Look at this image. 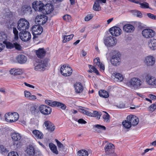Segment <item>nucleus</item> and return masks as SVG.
Instances as JSON below:
<instances>
[{"mask_svg":"<svg viewBox=\"0 0 156 156\" xmlns=\"http://www.w3.org/2000/svg\"><path fill=\"white\" fill-rule=\"evenodd\" d=\"M142 83V81L139 78L136 77L132 78L127 83V84L129 86L134 89L140 88Z\"/></svg>","mask_w":156,"mask_h":156,"instance_id":"nucleus-1","label":"nucleus"},{"mask_svg":"<svg viewBox=\"0 0 156 156\" xmlns=\"http://www.w3.org/2000/svg\"><path fill=\"white\" fill-rule=\"evenodd\" d=\"M17 28L20 31H23L29 28L30 24L28 21L26 20L20 19L17 23Z\"/></svg>","mask_w":156,"mask_h":156,"instance_id":"nucleus-2","label":"nucleus"},{"mask_svg":"<svg viewBox=\"0 0 156 156\" xmlns=\"http://www.w3.org/2000/svg\"><path fill=\"white\" fill-rule=\"evenodd\" d=\"M113 55L111 58L112 64L114 66L119 65L121 61L120 53L117 51H114L112 52Z\"/></svg>","mask_w":156,"mask_h":156,"instance_id":"nucleus-3","label":"nucleus"},{"mask_svg":"<svg viewBox=\"0 0 156 156\" xmlns=\"http://www.w3.org/2000/svg\"><path fill=\"white\" fill-rule=\"evenodd\" d=\"M5 119L8 122H12L16 121L19 118V115L16 112H9L5 115Z\"/></svg>","mask_w":156,"mask_h":156,"instance_id":"nucleus-4","label":"nucleus"},{"mask_svg":"<svg viewBox=\"0 0 156 156\" xmlns=\"http://www.w3.org/2000/svg\"><path fill=\"white\" fill-rule=\"evenodd\" d=\"M48 59H44L40 62L38 63L35 66V70L38 71H44L46 69L48 66Z\"/></svg>","mask_w":156,"mask_h":156,"instance_id":"nucleus-5","label":"nucleus"},{"mask_svg":"<svg viewBox=\"0 0 156 156\" xmlns=\"http://www.w3.org/2000/svg\"><path fill=\"white\" fill-rule=\"evenodd\" d=\"M60 71L62 75L67 76L71 75L73 72L72 69L70 67L66 65H63L61 67Z\"/></svg>","mask_w":156,"mask_h":156,"instance_id":"nucleus-6","label":"nucleus"},{"mask_svg":"<svg viewBox=\"0 0 156 156\" xmlns=\"http://www.w3.org/2000/svg\"><path fill=\"white\" fill-rule=\"evenodd\" d=\"M31 31L33 35V38L37 37V35H40L43 31V27L39 25L33 26L31 28Z\"/></svg>","mask_w":156,"mask_h":156,"instance_id":"nucleus-7","label":"nucleus"},{"mask_svg":"<svg viewBox=\"0 0 156 156\" xmlns=\"http://www.w3.org/2000/svg\"><path fill=\"white\" fill-rule=\"evenodd\" d=\"M117 42V39L111 36L106 37L104 40V43L107 46L115 45Z\"/></svg>","mask_w":156,"mask_h":156,"instance_id":"nucleus-8","label":"nucleus"},{"mask_svg":"<svg viewBox=\"0 0 156 156\" xmlns=\"http://www.w3.org/2000/svg\"><path fill=\"white\" fill-rule=\"evenodd\" d=\"M143 36L147 38H151L155 36V32L150 29H145L142 31Z\"/></svg>","mask_w":156,"mask_h":156,"instance_id":"nucleus-9","label":"nucleus"},{"mask_svg":"<svg viewBox=\"0 0 156 156\" xmlns=\"http://www.w3.org/2000/svg\"><path fill=\"white\" fill-rule=\"evenodd\" d=\"M39 110L41 113L44 115L50 114L52 111L51 107L44 105H41L39 107Z\"/></svg>","mask_w":156,"mask_h":156,"instance_id":"nucleus-10","label":"nucleus"},{"mask_svg":"<svg viewBox=\"0 0 156 156\" xmlns=\"http://www.w3.org/2000/svg\"><path fill=\"white\" fill-rule=\"evenodd\" d=\"M4 43L8 49H11L15 48L16 49L18 50H20L21 49V47L20 45L16 42L12 43L6 41H4Z\"/></svg>","mask_w":156,"mask_h":156,"instance_id":"nucleus-11","label":"nucleus"},{"mask_svg":"<svg viewBox=\"0 0 156 156\" xmlns=\"http://www.w3.org/2000/svg\"><path fill=\"white\" fill-rule=\"evenodd\" d=\"M19 33L20 37L22 41H28L31 38V35L30 33L25 30L22 31Z\"/></svg>","mask_w":156,"mask_h":156,"instance_id":"nucleus-12","label":"nucleus"},{"mask_svg":"<svg viewBox=\"0 0 156 156\" xmlns=\"http://www.w3.org/2000/svg\"><path fill=\"white\" fill-rule=\"evenodd\" d=\"M44 4L41 2H34L32 4V7L36 11L42 12Z\"/></svg>","mask_w":156,"mask_h":156,"instance_id":"nucleus-13","label":"nucleus"},{"mask_svg":"<svg viewBox=\"0 0 156 156\" xmlns=\"http://www.w3.org/2000/svg\"><path fill=\"white\" fill-rule=\"evenodd\" d=\"M155 62V58L151 55L148 56L146 57L144 60L145 64L147 66H153Z\"/></svg>","mask_w":156,"mask_h":156,"instance_id":"nucleus-14","label":"nucleus"},{"mask_svg":"<svg viewBox=\"0 0 156 156\" xmlns=\"http://www.w3.org/2000/svg\"><path fill=\"white\" fill-rule=\"evenodd\" d=\"M122 30L119 27L114 26L109 29L110 33L113 36H118L121 34Z\"/></svg>","mask_w":156,"mask_h":156,"instance_id":"nucleus-15","label":"nucleus"},{"mask_svg":"<svg viewBox=\"0 0 156 156\" xmlns=\"http://www.w3.org/2000/svg\"><path fill=\"white\" fill-rule=\"evenodd\" d=\"M114 149V145L110 143L106 144L104 147L105 153L107 154H110L113 153Z\"/></svg>","mask_w":156,"mask_h":156,"instance_id":"nucleus-16","label":"nucleus"},{"mask_svg":"<svg viewBox=\"0 0 156 156\" xmlns=\"http://www.w3.org/2000/svg\"><path fill=\"white\" fill-rule=\"evenodd\" d=\"M48 20V17L47 16L42 15L37 16L35 19V22L40 23V24L43 25Z\"/></svg>","mask_w":156,"mask_h":156,"instance_id":"nucleus-17","label":"nucleus"},{"mask_svg":"<svg viewBox=\"0 0 156 156\" xmlns=\"http://www.w3.org/2000/svg\"><path fill=\"white\" fill-rule=\"evenodd\" d=\"M126 119L130 121V122L133 126L136 125L139 122L138 119L134 115H129L127 116Z\"/></svg>","mask_w":156,"mask_h":156,"instance_id":"nucleus-18","label":"nucleus"},{"mask_svg":"<svg viewBox=\"0 0 156 156\" xmlns=\"http://www.w3.org/2000/svg\"><path fill=\"white\" fill-rule=\"evenodd\" d=\"M42 13L45 14H48L50 13L54 9L53 5L50 4H47L44 5Z\"/></svg>","mask_w":156,"mask_h":156,"instance_id":"nucleus-19","label":"nucleus"},{"mask_svg":"<svg viewBox=\"0 0 156 156\" xmlns=\"http://www.w3.org/2000/svg\"><path fill=\"white\" fill-rule=\"evenodd\" d=\"M146 81L149 85L156 86V78L147 75L146 76Z\"/></svg>","mask_w":156,"mask_h":156,"instance_id":"nucleus-20","label":"nucleus"},{"mask_svg":"<svg viewBox=\"0 0 156 156\" xmlns=\"http://www.w3.org/2000/svg\"><path fill=\"white\" fill-rule=\"evenodd\" d=\"M36 54L38 58H42L45 56L46 51L43 48H39L36 51Z\"/></svg>","mask_w":156,"mask_h":156,"instance_id":"nucleus-21","label":"nucleus"},{"mask_svg":"<svg viewBox=\"0 0 156 156\" xmlns=\"http://www.w3.org/2000/svg\"><path fill=\"white\" fill-rule=\"evenodd\" d=\"M123 28L124 31L128 33L132 32L135 30V28L133 26L130 24H127L124 25Z\"/></svg>","mask_w":156,"mask_h":156,"instance_id":"nucleus-22","label":"nucleus"},{"mask_svg":"<svg viewBox=\"0 0 156 156\" xmlns=\"http://www.w3.org/2000/svg\"><path fill=\"white\" fill-rule=\"evenodd\" d=\"M23 72V69L19 68H13L10 71V74L14 76L22 74Z\"/></svg>","mask_w":156,"mask_h":156,"instance_id":"nucleus-23","label":"nucleus"},{"mask_svg":"<svg viewBox=\"0 0 156 156\" xmlns=\"http://www.w3.org/2000/svg\"><path fill=\"white\" fill-rule=\"evenodd\" d=\"M33 136L36 139H41L43 138V135L42 132L37 130L32 131Z\"/></svg>","mask_w":156,"mask_h":156,"instance_id":"nucleus-24","label":"nucleus"},{"mask_svg":"<svg viewBox=\"0 0 156 156\" xmlns=\"http://www.w3.org/2000/svg\"><path fill=\"white\" fill-rule=\"evenodd\" d=\"M44 124L47 129L51 131H53L55 129V127L53 124L49 121H45Z\"/></svg>","mask_w":156,"mask_h":156,"instance_id":"nucleus-25","label":"nucleus"},{"mask_svg":"<svg viewBox=\"0 0 156 156\" xmlns=\"http://www.w3.org/2000/svg\"><path fill=\"white\" fill-rule=\"evenodd\" d=\"M16 59L17 62L20 64L24 63L27 60L26 57L23 55H18Z\"/></svg>","mask_w":156,"mask_h":156,"instance_id":"nucleus-26","label":"nucleus"},{"mask_svg":"<svg viewBox=\"0 0 156 156\" xmlns=\"http://www.w3.org/2000/svg\"><path fill=\"white\" fill-rule=\"evenodd\" d=\"M11 135L12 140L14 142L19 141L21 138L20 134L17 133H11Z\"/></svg>","mask_w":156,"mask_h":156,"instance_id":"nucleus-27","label":"nucleus"},{"mask_svg":"<svg viewBox=\"0 0 156 156\" xmlns=\"http://www.w3.org/2000/svg\"><path fill=\"white\" fill-rule=\"evenodd\" d=\"M26 152L29 155H34L35 154L34 148L33 146L30 145L27 147Z\"/></svg>","mask_w":156,"mask_h":156,"instance_id":"nucleus-28","label":"nucleus"},{"mask_svg":"<svg viewBox=\"0 0 156 156\" xmlns=\"http://www.w3.org/2000/svg\"><path fill=\"white\" fill-rule=\"evenodd\" d=\"M150 48L152 50H156V39H153L150 40L148 43Z\"/></svg>","mask_w":156,"mask_h":156,"instance_id":"nucleus-29","label":"nucleus"},{"mask_svg":"<svg viewBox=\"0 0 156 156\" xmlns=\"http://www.w3.org/2000/svg\"><path fill=\"white\" fill-rule=\"evenodd\" d=\"M94 63L100 67L101 69L104 70L105 69V66L100 62V60L99 58H97L94 60Z\"/></svg>","mask_w":156,"mask_h":156,"instance_id":"nucleus-30","label":"nucleus"},{"mask_svg":"<svg viewBox=\"0 0 156 156\" xmlns=\"http://www.w3.org/2000/svg\"><path fill=\"white\" fill-rule=\"evenodd\" d=\"M139 4L140 5V7L142 9H150L149 4L145 2V0H139Z\"/></svg>","mask_w":156,"mask_h":156,"instance_id":"nucleus-31","label":"nucleus"},{"mask_svg":"<svg viewBox=\"0 0 156 156\" xmlns=\"http://www.w3.org/2000/svg\"><path fill=\"white\" fill-rule=\"evenodd\" d=\"M113 76L115 77L116 80L118 81L121 82L123 79V77L122 75L119 73L115 72L113 74Z\"/></svg>","mask_w":156,"mask_h":156,"instance_id":"nucleus-32","label":"nucleus"},{"mask_svg":"<svg viewBox=\"0 0 156 156\" xmlns=\"http://www.w3.org/2000/svg\"><path fill=\"white\" fill-rule=\"evenodd\" d=\"M76 92L78 93L81 92L83 90V86L80 83H76L74 85Z\"/></svg>","mask_w":156,"mask_h":156,"instance_id":"nucleus-33","label":"nucleus"},{"mask_svg":"<svg viewBox=\"0 0 156 156\" xmlns=\"http://www.w3.org/2000/svg\"><path fill=\"white\" fill-rule=\"evenodd\" d=\"M94 127L96 128L95 129L97 132L100 133L101 132V130H106V127L105 126L99 124H97L94 126Z\"/></svg>","mask_w":156,"mask_h":156,"instance_id":"nucleus-34","label":"nucleus"},{"mask_svg":"<svg viewBox=\"0 0 156 156\" xmlns=\"http://www.w3.org/2000/svg\"><path fill=\"white\" fill-rule=\"evenodd\" d=\"M99 94L101 97L105 98H108L109 96L108 92L104 90H100Z\"/></svg>","mask_w":156,"mask_h":156,"instance_id":"nucleus-35","label":"nucleus"},{"mask_svg":"<svg viewBox=\"0 0 156 156\" xmlns=\"http://www.w3.org/2000/svg\"><path fill=\"white\" fill-rule=\"evenodd\" d=\"M49 147L52 151L54 153L56 154H58V151L57 150L56 146L52 143H50L49 144Z\"/></svg>","mask_w":156,"mask_h":156,"instance_id":"nucleus-36","label":"nucleus"},{"mask_svg":"<svg viewBox=\"0 0 156 156\" xmlns=\"http://www.w3.org/2000/svg\"><path fill=\"white\" fill-rule=\"evenodd\" d=\"M73 34L63 36L62 37V38L63 39L62 42L63 43H66V42L69 41L73 38Z\"/></svg>","mask_w":156,"mask_h":156,"instance_id":"nucleus-37","label":"nucleus"},{"mask_svg":"<svg viewBox=\"0 0 156 156\" xmlns=\"http://www.w3.org/2000/svg\"><path fill=\"white\" fill-rule=\"evenodd\" d=\"M122 124L124 127L126 129H129L132 125L131 123L130 122V121L127 119L123 121Z\"/></svg>","mask_w":156,"mask_h":156,"instance_id":"nucleus-38","label":"nucleus"},{"mask_svg":"<svg viewBox=\"0 0 156 156\" xmlns=\"http://www.w3.org/2000/svg\"><path fill=\"white\" fill-rule=\"evenodd\" d=\"M102 115V117L104 119V121L108 122L109 120V115L106 112L103 111L102 113H101Z\"/></svg>","mask_w":156,"mask_h":156,"instance_id":"nucleus-39","label":"nucleus"},{"mask_svg":"<svg viewBox=\"0 0 156 156\" xmlns=\"http://www.w3.org/2000/svg\"><path fill=\"white\" fill-rule=\"evenodd\" d=\"M37 108V106L36 105H33L30 107V110L31 114L34 115L38 112Z\"/></svg>","mask_w":156,"mask_h":156,"instance_id":"nucleus-40","label":"nucleus"},{"mask_svg":"<svg viewBox=\"0 0 156 156\" xmlns=\"http://www.w3.org/2000/svg\"><path fill=\"white\" fill-rule=\"evenodd\" d=\"M55 104V106H57L59 107L62 110H65L66 108V105L61 102L56 101V102H54Z\"/></svg>","mask_w":156,"mask_h":156,"instance_id":"nucleus-41","label":"nucleus"},{"mask_svg":"<svg viewBox=\"0 0 156 156\" xmlns=\"http://www.w3.org/2000/svg\"><path fill=\"white\" fill-rule=\"evenodd\" d=\"M78 156H88V151L84 150H81L78 152Z\"/></svg>","mask_w":156,"mask_h":156,"instance_id":"nucleus-42","label":"nucleus"},{"mask_svg":"<svg viewBox=\"0 0 156 156\" xmlns=\"http://www.w3.org/2000/svg\"><path fill=\"white\" fill-rule=\"evenodd\" d=\"M92 114H91L90 116L96 117L98 119H100V117L101 115L100 112H98L96 111H94L93 113H92Z\"/></svg>","mask_w":156,"mask_h":156,"instance_id":"nucleus-43","label":"nucleus"},{"mask_svg":"<svg viewBox=\"0 0 156 156\" xmlns=\"http://www.w3.org/2000/svg\"><path fill=\"white\" fill-rule=\"evenodd\" d=\"M93 9L95 11H98L100 9V7L99 3H98L97 1L95 2L93 6Z\"/></svg>","mask_w":156,"mask_h":156,"instance_id":"nucleus-44","label":"nucleus"},{"mask_svg":"<svg viewBox=\"0 0 156 156\" xmlns=\"http://www.w3.org/2000/svg\"><path fill=\"white\" fill-rule=\"evenodd\" d=\"M7 36L4 33H0V41H3L4 43V41H6L5 40H6Z\"/></svg>","mask_w":156,"mask_h":156,"instance_id":"nucleus-45","label":"nucleus"},{"mask_svg":"<svg viewBox=\"0 0 156 156\" xmlns=\"http://www.w3.org/2000/svg\"><path fill=\"white\" fill-rule=\"evenodd\" d=\"M13 32L14 35V39L16 40L18 39V31L15 27H13L12 28Z\"/></svg>","mask_w":156,"mask_h":156,"instance_id":"nucleus-46","label":"nucleus"},{"mask_svg":"<svg viewBox=\"0 0 156 156\" xmlns=\"http://www.w3.org/2000/svg\"><path fill=\"white\" fill-rule=\"evenodd\" d=\"M133 13L137 17L141 18L143 17L142 14L140 11L135 10L133 11Z\"/></svg>","mask_w":156,"mask_h":156,"instance_id":"nucleus-47","label":"nucleus"},{"mask_svg":"<svg viewBox=\"0 0 156 156\" xmlns=\"http://www.w3.org/2000/svg\"><path fill=\"white\" fill-rule=\"evenodd\" d=\"M56 101H52L46 100L45 101V103L46 104H47L52 107H55V104L54 102H56Z\"/></svg>","mask_w":156,"mask_h":156,"instance_id":"nucleus-48","label":"nucleus"},{"mask_svg":"<svg viewBox=\"0 0 156 156\" xmlns=\"http://www.w3.org/2000/svg\"><path fill=\"white\" fill-rule=\"evenodd\" d=\"M88 67L90 69H92V72L94 73L97 74H99L98 71L94 67L92 66L91 65H89Z\"/></svg>","mask_w":156,"mask_h":156,"instance_id":"nucleus-49","label":"nucleus"},{"mask_svg":"<svg viewBox=\"0 0 156 156\" xmlns=\"http://www.w3.org/2000/svg\"><path fill=\"white\" fill-rule=\"evenodd\" d=\"M93 16L92 14H89L87 15L85 18V21H88L91 19L93 17Z\"/></svg>","mask_w":156,"mask_h":156,"instance_id":"nucleus-50","label":"nucleus"},{"mask_svg":"<svg viewBox=\"0 0 156 156\" xmlns=\"http://www.w3.org/2000/svg\"><path fill=\"white\" fill-rule=\"evenodd\" d=\"M0 152L6 153L8 152V150L4 146L2 145L0 146Z\"/></svg>","mask_w":156,"mask_h":156,"instance_id":"nucleus-51","label":"nucleus"},{"mask_svg":"<svg viewBox=\"0 0 156 156\" xmlns=\"http://www.w3.org/2000/svg\"><path fill=\"white\" fill-rule=\"evenodd\" d=\"M150 110L152 112L154 111L156 109V103L151 105L149 107Z\"/></svg>","mask_w":156,"mask_h":156,"instance_id":"nucleus-52","label":"nucleus"},{"mask_svg":"<svg viewBox=\"0 0 156 156\" xmlns=\"http://www.w3.org/2000/svg\"><path fill=\"white\" fill-rule=\"evenodd\" d=\"M8 156H19V155L16 152L12 151L9 153Z\"/></svg>","mask_w":156,"mask_h":156,"instance_id":"nucleus-53","label":"nucleus"},{"mask_svg":"<svg viewBox=\"0 0 156 156\" xmlns=\"http://www.w3.org/2000/svg\"><path fill=\"white\" fill-rule=\"evenodd\" d=\"M63 18L64 20L66 21H68L71 20V17L70 16L66 15L63 16Z\"/></svg>","mask_w":156,"mask_h":156,"instance_id":"nucleus-54","label":"nucleus"},{"mask_svg":"<svg viewBox=\"0 0 156 156\" xmlns=\"http://www.w3.org/2000/svg\"><path fill=\"white\" fill-rule=\"evenodd\" d=\"M55 141L57 143V145L58 147L63 148L64 146L57 139H55Z\"/></svg>","mask_w":156,"mask_h":156,"instance_id":"nucleus-55","label":"nucleus"},{"mask_svg":"<svg viewBox=\"0 0 156 156\" xmlns=\"http://www.w3.org/2000/svg\"><path fill=\"white\" fill-rule=\"evenodd\" d=\"M147 16L150 18L152 19L156 20V16L150 13L147 14Z\"/></svg>","mask_w":156,"mask_h":156,"instance_id":"nucleus-56","label":"nucleus"},{"mask_svg":"<svg viewBox=\"0 0 156 156\" xmlns=\"http://www.w3.org/2000/svg\"><path fill=\"white\" fill-rule=\"evenodd\" d=\"M78 122L80 124H85L87 123V122L82 119H79L78 120Z\"/></svg>","mask_w":156,"mask_h":156,"instance_id":"nucleus-57","label":"nucleus"},{"mask_svg":"<svg viewBox=\"0 0 156 156\" xmlns=\"http://www.w3.org/2000/svg\"><path fill=\"white\" fill-rule=\"evenodd\" d=\"M25 96L26 97L29 98L31 94L29 91H25L24 92Z\"/></svg>","mask_w":156,"mask_h":156,"instance_id":"nucleus-58","label":"nucleus"},{"mask_svg":"<svg viewBox=\"0 0 156 156\" xmlns=\"http://www.w3.org/2000/svg\"><path fill=\"white\" fill-rule=\"evenodd\" d=\"M28 98L30 100H34L36 99V97L35 95L31 94Z\"/></svg>","mask_w":156,"mask_h":156,"instance_id":"nucleus-59","label":"nucleus"},{"mask_svg":"<svg viewBox=\"0 0 156 156\" xmlns=\"http://www.w3.org/2000/svg\"><path fill=\"white\" fill-rule=\"evenodd\" d=\"M149 97L152 100H155L156 99V96L154 95L151 94L149 95Z\"/></svg>","mask_w":156,"mask_h":156,"instance_id":"nucleus-60","label":"nucleus"},{"mask_svg":"<svg viewBox=\"0 0 156 156\" xmlns=\"http://www.w3.org/2000/svg\"><path fill=\"white\" fill-rule=\"evenodd\" d=\"M24 84L25 85V86H27V87H31V88H34V86L32 85H31L30 84H29L28 83H24Z\"/></svg>","mask_w":156,"mask_h":156,"instance_id":"nucleus-61","label":"nucleus"},{"mask_svg":"<svg viewBox=\"0 0 156 156\" xmlns=\"http://www.w3.org/2000/svg\"><path fill=\"white\" fill-rule=\"evenodd\" d=\"M96 1H97L98 3H105L106 0H96Z\"/></svg>","mask_w":156,"mask_h":156,"instance_id":"nucleus-62","label":"nucleus"},{"mask_svg":"<svg viewBox=\"0 0 156 156\" xmlns=\"http://www.w3.org/2000/svg\"><path fill=\"white\" fill-rule=\"evenodd\" d=\"M87 110L83 109H81L80 110V111L82 113L85 114Z\"/></svg>","mask_w":156,"mask_h":156,"instance_id":"nucleus-63","label":"nucleus"},{"mask_svg":"<svg viewBox=\"0 0 156 156\" xmlns=\"http://www.w3.org/2000/svg\"><path fill=\"white\" fill-rule=\"evenodd\" d=\"M113 20V18H110L107 20V23L108 24H109L110 23H111Z\"/></svg>","mask_w":156,"mask_h":156,"instance_id":"nucleus-64","label":"nucleus"}]
</instances>
